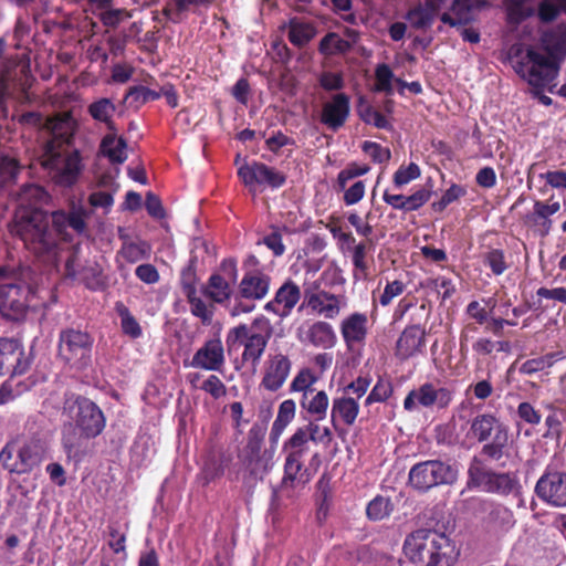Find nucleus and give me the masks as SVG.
<instances>
[{
  "label": "nucleus",
  "instance_id": "nucleus-2",
  "mask_svg": "<svg viewBox=\"0 0 566 566\" xmlns=\"http://www.w3.org/2000/svg\"><path fill=\"white\" fill-rule=\"evenodd\" d=\"M64 411L71 422L65 423L62 431V444L69 458L80 453L84 443L102 433L105 417L96 403L84 397L67 399Z\"/></svg>",
  "mask_w": 566,
  "mask_h": 566
},
{
  "label": "nucleus",
  "instance_id": "nucleus-63",
  "mask_svg": "<svg viewBox=\"0 0 566 566\" xmlns=\"http://www.w3.org/2000/svg\"><path fill=\"white\" fill-rule=\"evenodd\" d=\"M484 262L491 268L494 274L500 275L506 270L504 253L501 250H491L484 255Z\"/></svg>",
  "mask_w": 566,
  "mask_h": 566
},
{
  "label": "nucleus",
  "instance_id": "nucleus-53",
  "mask_svg": "<svg viewBox=\"0 0 566 566\" xmlns=\"http://www.w3.org/2000/svg\"><path fill=\"white\" fill-rule=\"evenodd\" d=\"M420 176V168L417 164L410 163L407 167H400L394 175V185L401 188Z\"/></svg>",
  "mask_w": 566,
  "mask_h": 566
},
{
  "label": "nucleus",
  "instance_id": "nucleus-1",
  "mask_svg": "<svg viewBox=\"0 0 566 566\" xmlns=\"http://www.w3.org/2000/svg\"><path fill=\"white\" fill-rule=\"evenodd\" d=\"M23 122L43 126L50 138L40 156L48 177L61 187H71L80 176L82 165L78 151L72 146L75 122L69 114L43 118L35 113L22 116Z\"/></svg>",
  "mask_w": 566,
  "mask_h": 566
},
{
  "label": "nucleus",
  "instance_id": "nucleus-36",
  "mask_svg": "<svg viewBox=\"0 0 566 566\" xmlns=\"http://www.w3.org/2000/svg\"><path fill=\"white\" fill-rule=\"evenodd\" d=\"M520 485L515 476L509 473L493 472L485 492L497 493L501 495H509L517 492Z\"/></svg>",
  "mask_w": 566,
  "mask_h": 566
},
{
  "label": "nucleus",
  "instance_id": "nucleus-54",
  "mask_svg": "<svg viewBox=\"0 0 566 566\" xmlns=\"http://www.w3.org/2000/svg\"><path fill=\"white\" fill-rule=\"evenodd\" d=\"M423 287L432 292L441 293L443 300L450 297L454 292V285L452 284L451 280L444 276L428 279L423 283Z\"/></svg>",
  "mask_w": 566,
  "mask_h": 566
},
{
  "label": "nucleus",
  "instance_id": "nucleus-25",
  "mask_svg": "<svg viewBox=\"0 0 566 566\" xmlns=\"http://www.w3.org/2000/svg\"><path fill=\"white\" fill-rule=\"evenodd\" d=\"M359 415V403L350 395L342 394L333 399L331 405V422L334 428L338 424L352 427Z\"/></svg>",
  "mask_w": 566,
  "mask_h": 566
},
{
  "label": "nucleus",
  "instance_id": "nucleus-39",
  "mask_svg": "<svg viewBox=\"0 0 566 566\" xmlns=\"http://www.w3.org/2000/svg\"><path fill=\"white\" fill-rule=\"evenodd\" d=\"M565 356L562 352L548 353L544 356L527 359L521 366V373L532 375L552 367L556 361L563 359Z\"/></svg>",
  "mask_w": 566,
  "mask_h": 566
},
{
  "label": "nucleus",
  "instance_id": "nucleus-61",
  "mask_svg": "<svg viewBox=\"0 0 566 566\" xmlns=\"http://www.w3.org/2000/svg\"><path fill=\"white\" fill-rule=\"evenodd\" d=\"M200 388L208 392L214 399L224 397L227 388L220 378L216 375H210L200 386Z\"/></svg>",
  "mask_w": 566,
  "mask_h": 566
},
{
  "label": "nucleus",
  "instance_id": "nucleus-16",
  "mask_svg": "<svg viewBox=\"0 0 566 566\" xmlns=\"http://www.w3.org/2000/svg\"><path fill=\"white\" fill-rule=\"evenodd\" d=\"M535 492L539 499L553 506H566V472L543 474L535 485Z\"/></svg>",
  "mask_w": 566,
  "mask_h": 566
},
{
  "label": "nucleus",
  "instance_id": "nucleus-5",
  "mask_svg": "<svg viewBox=\"0 0 566 566\" xmlns=\"http://www.w3.org/2000/svg\"><path fill=\"white\" fill-rule=\"evenodd\" d=\"M49 227L50 218L41 209H20L15 211L9 230L34 254L44 255L56 247L55 234Z\"/></svg>",
  "mask_w": 566,
  "mask_h": 566
},
{
  "label": "nucleus",
  "instance_id": "nucleus-9",
  "mask_svg": "<svg viewBox=\"0 0 566 566\" xmlns=\"http://www.w3.org/2000/svg\"><path fill=\"white\" fill-rule=\"evenodd\" d=\"M43 457L44 447L40 440H14L1 450L0 462L10 472L24 474L38 467Z\"/></svg>",
  "mask_w": 566,
  "mask_h": 566
},
{
  "label": "nucleus",
  "instance_id": "nucleus-18",
  "mask_svg": "<svg viewBox=\"0 0 566 566\" xmlns=\"http://www.w3.org/2000/svg\"><path fill=\"white\" fill-rule=\"evenodd\" d=\"M28 294L20 285L8 283L0 285V313L10 319L21 317L28 307Z\"/></svg>",
  "mask_w": 566,
  "mask_h": 566
},
{
  "label": "nucleus",
  "instance_id": "nucleus-64",
  "mask_svg": "<svg viewBox=\"0 0 566 566\" xmlns=\"http://www.w3.org/2000/svg\"><path fill=\"white\" fill-rule=\"evenodd\" d=\"M363 150L376 163H385L390 159V150L388 148L381 147L377 143L365 142L363 145Z\"/></svg>",
  "mask_w": 566,
  "mask_h": 566
},
{
  "label": "nucleus",
  "instance_id": "nucleus-13",
  "mask_svg": "<svg viewBox=\"0 0 566 566\" xmlns=\"http://www.w3.org/2000/svg\"><path fill=\"white\" fill-rule=\"evenodd\" d=\"M238 268L232 259L221 262L220 272L213 273L201 287V293L216 304L227 303L232 295L231 285L237 282Z\"/></svg>",
  "mask_w": 566,
  "mask_h": 566
},
{
  "label": "nucleus",
  "instance_id": "nucleus-49",
  "mask_svg": "<svg viewBox=\"0 0 566 566\" xmlns=\"http://www.w3.org/2000/svg\"><path fill=\"white\" fill-rule=\"evenodd\" d=\"M560 10L566 12V0H543L539 3L538 17L544 22L554 20Z\"/></svg>",
  "mask_w": 566,
  "mask_h": 566
},
{
  "label": "nucleus",
  "instance_id": "nucleus-22",
  "mask_svg": "<svg viewBox=\"0 0 566 566\" xmlns=\"http://www.w3.org/2000/svg\"><path fill=\"white\" fill-rule=\"evenodd\" d=\"M488 0H453L449 11L440 15L442 23L451 28H461L473 21V11L481 9Z\"/></svg>",
  "mask_w": 566,
  "mask_h": 566
},
{
  "label": "nucleus",
  "instance_id": "nucleus-31",
  "mask_svg": "<svg viewBox=\"0 0 566 566\" xmlns=\"http://www.w3.org/2000/svg\"><path fill=\"white\" fill-rule=\"evenodd\" d=\"M544 50L552 57L566 56V27H558L549 32H545L541 39Z\"/></svg>",
  "mask_w": 566,
  "mask_h": 566
},
{
  "label": "nucleus",
  "instance_id": "nucleus-21",
  "mask_svg": "<svg viewBox=\"0 0 566 566\" xmlns=\"http://www.w3.org/2000/svg\"><path fill=\"white\" fill-rule=\"evenodd\" d=\"M297 338L304 344L324 349L332 348L336 343L332 325L322 321L301 326L297 329Z\"/></svg>",
  "mask_w": 566,
  "mask_h": 566
},
{
  "label": "nucleus",
  "instance_id": "nucleus-17",
  "mask_svg": "<svg viewBox=\"0 0 566 566\" xmlns=\"http://www.w3.org/2000/svg\"><path fill=\"white\" fill-rule=\"evenodd\" d=\"M292 368V363L286 355H270L264 363L261 386L275 392L283 387Z\"/></svg>",
  "mask_w": 566,
  "mask_h": 566
},
{
  "label": "nucleus",
  "instance_id": "nucleus-35",
  "mask_svg": "<svg viewBox=\"0 0 566 566\" xmlns=\"http://www.w3.org/2000/svg\"><path fill=\"white\" fill-rule=\"evenodd\" d=\"M116 106L109 98H99L88 106L90 115L97 122L106 124L109 130H115L113 116Z\"/></svg>",
  "mask_w": 566,
  "mask_h": 566
},
{
  "label": "nucleus",
  "instance_id": "nucleus-8",
  "mask_svg": "<svg viewBox=\"0 0 566 566\" xmlns=\"http://www.w3.org/2000/svg\"><path fill=\"white\" fill-rule=\"evenodd\" d=\"M514 70L533 88L543 90L556 80L559 66L549 57L528 48L526 53L514 62Z\"/></svg>",
  "mask_w": 566,
  "mask_h": 566
},
{
  "label": "nucleus",
  "instance_id": "nucleus-56",
  "mask_svg": "<svg viewBox=\"0 0 566 566\" xmlns=\"http://www.w3.org/2000/svg\"><path fill=\"white\" fill-rule=\"evenodd\" d=\"M160 97V93L145 86H135L126 94V99L137 104H145Z\"/></svg>",
  "mask_w": 566,
  "mask_h": 566
},
{
  "label": "nucleus",
  "instance_id": "nucleus-28",
  "mask_svg": "<svg viewBox=\"0 0 566 566\" xmlns=\"http://www.w3.org/2000/svg\"><path fill=\"white\" fill-rule=\"evenodd\" d=\"M300 407L304 418L325 420L331 406L329 397L325 390H315L306 396H301Z\"/></svg>",
  "mask_w": 566,
  "mask_h": 566
},
{
  "label": "nucleus",
  "instance_id": "nucleus-45",
  "mask_svg": "<svg viewBox=\"0 0 566 566\" xmlns=\"http://www.w3.org/2000/svg\"><path fill=\"white\" fill-rule=\"evenodd\" d=\"M198 262V255H191L189 260V264L181 272V286L184 289L185 295H192L197 293L196 283H197V274H196V264Z\"/></svg>",
  "mask_w": 566,
  "mask_h": 566
},
{
  "label": "nucleus",
  "instance_id": "nucleus-43",
  "mask_svg": "<svg viewBox=\"0 0 566 566\" xmlns=\"http://www.w3.org/2000/svg\"><path fill=\"white\" fill-rule=\"evenodd\" d=\"M492 473V471H489L484 468L479 459L473 458L468 470V485L481 488L483 491H485Z\"/></svg>",
  "mask_w": 566,
  "mask_h": 566
},
{
  "label": "nucleus",
  "instance_id": "nucleus-52",
  "mask_svg": "<svg viewBox=\"0 0 566 566\" xmlns=\"http://www.w3.org/2000/svg\"><path fill=\"white\" fill-rule=\"evenodd\" d=\"M392 394V386L389 381L379 379L365 399V405L386 401Z\"/></svg>",
  "mask_w": 566,
  "mask_h": 566
},
{
  "label": "nucleus",
  "instance_id": "nucleus-41",
  "mask_svg": "<svg viewBox=\"0 0 566 566\" xmlns=\"http://www.w3.org/2000/svg\"><path fill=\"white\" fill-rule=\"evenodd\" d=\"M316 381L317 377L315 374L308 368H303L298 370V373L293 378L290 385V391L300 392L301 396H306L316 390L313 387Z\"/></svg>",
  "mask_w": 566,
  "mask_h": 566
},
{
  "label": "nucleus",
  "instance_id": "nucleus-44",
  "mask_svg": "<svg viewBox=\"0 0 566 566\" xmlns=\"http://www.w3.org/2000/svg\"><path fill=\"white\" fill-rule=\"evenodd\" d=\"M376 84L375 91L384 92L387 95L394 93L392 83L395 80L394 73L387 64H379L375 71Z\"/></svg>",
  "mask_w": 566,
  "mask_h": 566
},
{
  "label": "nucleus",
  "instance_id": "nucleus-15",
  "mask_svg": "<svg viewBox=\"0 0 566 566\" xmlns=\"http://www.w3.org/2000/svg\"><path fill=\"white\" fill-rule=\"evenodd\" d=\"M453 396V390L448 387H436L432 382H424L406 396L403 408L408 411H412L417 406L444 409L451 403Z\"/></svg>",
  "mask_w": 566,
  "mask_h": 566
},
{
  "label": "nucleus",
  "instance_id": "nucleus-57",
  "mask_svg": "<svg viewBox=\"0 0 566 566\" xmlns=\"http://www.w3.org/2000/svg\"><path fill=\"white\" fill-rule=\"evenodd\" d=\"M18 353V343L8 339L0 338V371L11 363V360H17Z\"/></svg>",
  "mask_w": 566,
  "mask_h": 566
},
{
  "label": "nucleus",
  "instance_id": "nucleus-29",
  "mask_svg": "<svg viewBox=\"0 0 566 566\" xmlns=\"http://www.w3.org/2000/svg\"><path fill=\"white\" fill-rule=\"evenodd\" d=\"M270 277L261 272L244 274L239 284V294L247 300H262L269 292Z\"/></svg>",
  "mask_w": 566,
  "mask_h": 566
},
{
  "label": "nucleus",
  "instance_id": "nucleus-48",
  "mask_svg": "<svg viewBox=\"0 0 566 566\" xmlns=\"http://www.w3.org/2000/svg\"><path fill=\"white\" fill-rule=\"evenodd\" d=\"M369 169L370 168L367 165H358L356 163L349 164L345 169L340 170L337 175V185L339 190H345V187L350 180L367 174Z\"/></svg>",
  "mask_w": 566,
  "mask_h": 566
},
{
  "label": "nucleus",
  "instance_id": "nucleus-23",
  "mask_svg": "<svg viewBox=\"0 0 566 566\" xmlns=\"http://www.w3.org/2000/svg\"><path fill=\"white\" fill-rule=\"evenodd\" d=\"M239 458L244 469L255 478H262L270 468V458L256 439H249Z\"/></svg>",
  "mask_w": 566,
  "mask_h": 566
},
{
  "label": "nucleus",
  "instance_id": "nucleus-38",
  "mask_svg": "<svg viewBox=\"0 0 566 566\" xmlns=\"http://www.w3.org/2000/svg\"><path fill=\"white\" fill-rule=\"evenodd\" d=\"M190 305V312L198 317L203 325H210L213 321L216 306L212 301L207 303L197 293L186 296Z\"/></svg>",
  "mask_w": 566,
  "mask_h": 566
},
{
  "label": "nucleus",
  "instance_id": "nucleus-19",
  "mask_svg": "<svg viewBox=\"0 0 566 566\" xmlns=\"http://www.w3.org/2000/svg\"><path fill=\"white\" fill-rule=\"evenodd\" d=\"M349 97L344 93L335 94L323 105L321 122L327 128L336 132L346 123L349 116Z\"/></svg>",
  "mask_w": 566,
  "mask_h": 566
},
{
  "label": "nucleus",
  "instance_id": "nucleus-12",
  "mask_svg": "<svg viewBox=\"0 0 566 566\" xmlns=\"http://www.w3.org/2000/svg\"><path fill=\"white\" fill-rule=\"evenodd\" d=\"M238 176L253 196L256 195L258 187L275 189L282 187L286 180L284 174L256 160L243 161L238 168Z\"/></svg>",
  "mask_w": 566,
  "mask_h": 566
},
{
  "label": "nucleus",
  "instance_id": "nucleus-6",
  "mask_svg": "<svg viewBox=\"0 0 566 566\" xmlns=\"http://www.w3.org/2000/svg\"><path fill=\"white\" fill-rule=\"evenodd\" d=\"M272 336V326L265 316H258L251 325L240 324L231 328L227 335L228 346L243 345L242 359L258 364L268 342Z\"/></svg>",
  "mask_w": 566,
  "mask_h": 566
},
{
  "label": "nucleus",
  "instance_id": "nucleus-40",
  "mask_svg": "<svg viewBox=\"0 0 566 566\" xmlns=\"http://www.w3.org/2000/svg\"><path fill=\"white\" fill-rule=\"evenodd\" d=\"M296 413V403L293 399L283 400L277 410L276 418L272 426V431L281 434L285 428L293 421Z\"/></svg>",
  "mask_w": 566,
  "mask_h": 566
},
{
  "label": "nucleus",
  "instance_id": "nucleus-30",
  "mask_svg": "<svg viewBox=\"0 0 566 566\" xmlns=\"http://www.w3.org/2000/svg\"><path fill=\"white\" fill-rule=\"evenodd\" d=\"M106 134L101 143L102 154L113 164H123L127 159V143L123 137H118L115 133Z\"/></svg>",
  "mask_w": 566,
  "mask_h": 566
},
{
  "label": "nucleus",
  "instance_id": "nucleus-50",
  "mask_svg": "<svg viewBox=\"0 0 566 566\" xmlns=\"http://www.w3.org/2000/svg\"><path fill=\"white\" fill-rule=\"evenodd\" d=\"M366 511L370 520H384L391 512L390 501L386 497L377 496L369 502Z\"/></svg>",
  "mask_w": 566,
  "mask_h": 566
},
{
  "label": "nucleus",
  "instance_id": "nucleus-62",
  "mask_svg": "<svg viewBox=\"0 0 566 566\" xmlns=\"http://www.w3.org/2000/svg\"><path fill=\"white\" fill-rule=\"evenodd\" d=\"M366 185L363 180L355 181L350 187H345L344 202L353 206L359 202L365 196Z\"/></svg>",
  "mask_w": 566,
  "mask_h": 566
},
{
  "label": "nucleus",
  "instance_id": "nucleus-33",
  "mask_svg": "<svg viewBox=\"0 0 566 566\" xmlns=\"http://www.w3.org/2000/svg\"><path fill=\"white\" fill-rule=\"evenodd\" d=\"M289 40L296 46L306 45L316 34L315 27L310 22L293 18L289 21Z\"/></svg>",
  "mask_w": 566,
  "mask_h": 566
},
{
  "label": "nucleus",
  "instance_id": "nucleus-27",
  "mask_svg": "<svg viewBox=\"0 0 566 566\" xmlns=\"http://www.w3.org/2000/svg\"><path fill=\"white\" fill-rule=\"evenodd\" d=\"M367 324V315L363 313H353L343 319L340 333L347 347L353 348L365 342L368 332Z\"/></svg>",
  "mask_w": 566,
  "mask_h": 566
},
{
  "label": "nucleus",
  "instance_id": "nucleus-3",
  "mask_svg": "<svg viewBox=\"0 0 566 566\" xmlns=\"http://www.w3.org/2000/svg\"><path fill=\"white\" fill-rule=\"evenodd\" d=\"M402 552L408 562L428 566H453L460 555L453 539L430 528H419L408 534Z\"/></svg>",
  "mask_w": 566,
  "mask_h": 566
},
{
  "label": "nucleus",
  "instance_id": "nucleus-11",
  "mask_svg": "<svg viewBox=\"0 0 566 566\" xmlns=\"http://www.w3.org/2000/svg\"><path fill=\"white\" fill-rule=\"evenodd\" d=\"M458 468L438 460L417 463L409 472V482L419 491L440 484H452L458 479Z\"/></svg>",
  "mask_w": 566,
  "mask_h": 566
},
{
  "label": "nucleus",
  "instance_id": "nucleus-4",
  "mask_svg": "<svg viewBox=\"0 0 566 566\" xmlns=\"http://www.w3.org/2000/svg\"><path fill=\"white\" fill-rule=\"evenodd\" d=\"M305 419L308 421L307 424L298 427L283 444V451L286 454L284 482H306V480H303L305 473L303 471V458L308 451L310 441L325 447H328L333 441V431L328 426L321 424V420L314 418Z\"/></svg>",
  "mask_w": 566,
  "mask_h": 566
},
{
  "label": "nucleus",
  "instance_id": "nucleus-24",
  "mask_svg": "<svg viewBox=\"0 0 566 566\" xmlns=\"http://www.w3.org/2000/svg\"><path fill=\"white\" fill-rule=\"evenodd\" d=\"M224 365V350L220 339H210L192 357L191 366L219 371Z\"/></svg>",
  "mask_w": 566,
  "mask_h": 566
},
{
  "label": "nucleus",
  "instance_id": "nucleus-14",
  "mask_svg": "<svg viewBox=\"0 0 566 566\" xmlns=\"http://www.w3.org/2000/svg\"><path fill=\"white\" fill-rule=\"evenodd\" d=\"M304 297L308 308L319 316L328 319L337 317L347 306V297L344 294H333L319 290L318 284H305Z\"/></svg>",
  "mask_w": 566,
  "mask_h": 566
},
{
  "label": "nucleus",
  "instance_id": "nucleus-47",
  "mask_svg": "<svg viewBox=\"0 0 566 566\" xmlns=\"http://www.w3.org/2000/svg\"><path fill=\"white\" fill-rule=\"evenodd\" d=\"M208 0H169L164 8V14L171 21L177 22L181 12L187 11L192 6H201Z\"/></svg>",
  "mask_w": 566,
  "mask_h": 566
},
{
  "label": "nucleus",
  "instance_id": "nucleus-20",
  "mask_svg": "<svg viewBox=\"0 0 566 566\" xmlns=\"http://www.w3.org/2000/svg\"><path fill=\"white\" fill-rule=\"evenodd\" d=\"M426 346V331L420 325L407 326L396 342V356L409 359L422 352Z\"/></svg>",
  "mask_w": 566,
  "mask_h": 566
},
{
  "label": "nucleus",
  "instance_id": "nucleus-34",
  "mask_svg": "<svg viewBox=\"0 0 566 566\" xmlns=\"http://www.w3.org/2000/svg\"><path fill=\"white\" fill-rule=\"evenodd\" d=\"M151 253V245L146 241H128L125 240L117 255L123 258L128 263H136L138 261L148 259Z\"/></svg>",
  "mask_w": 566,
  "mask_h": 566
},
{
  "label": "nucleus",
  "instance_id": "nucleus-46",
  "mask_svg": "<svg viewBox=\"0 0 566 566\" xmlns=\"http://www.w3.org/2000/svg\"><path fill=\"white\" fill-rule=\"evenodd\" d=\"M366 249L365 242L358 243L353 250V264H354V277L356 280H365L368 276V265L366 262Z\"/></svg>",
  "mask_w": 566,
  "mask_h": 566
},
{
  "label": "nucleus",
  "instance_id": "nucleus-60",
  "mask_svg": "<svg viewBox=\"0 0 566 566\" xmlns=\"http://www.w3.org/2000/svg\"><path fill=\"white\" fill-rule=\"evenodd\" d=\"M406 284L399 280L388 282L384 289V292L379 296V303L381 306H388L392 300L403 293Z\"/></svg>",
  "mask_w": 566,
  "mask_h": 566
},
{
  "label": "nucleus",
  "instance_id": "nucleus-55",
  "mask_svg": "<svg viewBox=\"0 0 566 566\" xmlns=\"http://www.w3.org/2000/svg\"><path fill=\"white\" fill-rule=\"evenodd\" d=\"M465 195V189L459 185H452L444 191L441 199L432 203L434 211H443L450 203Z\"/></svg>",
  "mask_w": 566,
  "mask_h": 566
},
{
  "label": "nucleus",
  "instance_id": "nucleus-59",
  "mask_svg": "<svg viewBox=\"0 0 566 566\" xmlns=\"http://www.w3.org/2000/svg\"><path fill=\"white\" fill-rule=\"evenodd\" d=\"M533 13V9L523 1H514L509 4L507 18L512 23H520Z\"/></svg>",
  "mask_w": 566,
  "mask_h": 566
},
{
  "label": "nucleus",
  "instance_id": "nucleus-42",
  "mask_svg": "<svg viewBox=\"0 0 566 566\" xmlns=\"http://www.w3.org/2000/svg\"><path fill=\"white\" fill-rule=\"evenodd\" d=\"M352 49V43L339 38L335 32L327 33L319 42V52L324 55L346 53Z\"/></svg>",
  "mask_w": 566,
  "mask_h": 566
},
{
  "label": "nucleus",
  "instance_id": "nucleus-51",
  "mask_svg": "<svg viewBox=\"0 0 566 566\" xmlns=\"http://www.w3.org/2000/svg\"><path fill=\"white\" fill-rule=\"evenodd\" d=\"M80 274L81 280L91 290H99L105 286L102 269L97 264L83 269Z\"/></svg>",
  "mask_w": 566,
  "mask_h": 566
},
{
  "label": "nucleus",
  "instance_id": "nucleus-37",
  "mask_svg": "<svg viewBox=\"0 0 566 566\" xmlns=\"http://www.w3.org/2000/svg\"><path fill=\"white\" fill-rule=\"evenodd\" d=\"M437 15L422 3H417L406 13V20L416 30H428L432 27Z\"/></svg>",
  "mask_w": 566,
  "mask_h": 566
},
{
  "label": "nucleus",
  "instance_id": "nucleus-32",
  "mask_svg": "<svg viewBox=\"0 0 566 566\" xmlns=\"http://www.w3.org/2000/svg\"><path fill=\"white\" fill-rule=\"evenodd\" d=\"M48 193L45 190L34 184L25 185L17 195L18 208L20 209H39L38 205L46 202Z\"/></svg>",
  "mask_w": 566,
  "mask_h": 566
},
{
  "label": "nucleus",
  "instance_id": "nucleus-26",
  "mask_svg": "<svg viewBox=\"0 0 566 566\" xmlns=\"http://www.w3.org/2000/svg\"><path fill=\"white\" fill-rule=\"evenodd\" d=\"M300 298V287L289 280L276 291L274 298L266 303L265 310L275 313L280 317H286L291 314Z\"/></svg>",
  "mask_w": 566,
  "mask_h": 566
},
{
  "label": "nucleus",
  "instance_id": "nucleus-7",
  "mask_svg": "<svg viewBox=\"0 0 566 566\" xmlns=\"http://www.w3.org/2000/svg\"><path fill=\"white\" fill-rule=\"evenodd\" d=\"M469 434L479 442H485L492 438L491 442L483 446L482 453L493 460H500L503 457L509 443V428L494 415L482 413L474 417Z\"/></svg>",
  "mask_w": 566,
  "mask_h": 566
},
{
  "label": "nucleus",
  "instance_id": "nucleus-10",
  "mask_svg": "<svg viewBox=\"0 0 566 566\" xmlns=\"http://www.w3.org/2000/svg\"><path fill=\"white\" fill-rule=\"evenodd\" d=\"M93 338L86 332L66 328L59 338V357L71 368L83 369L91 361Z\"/></svg>",
  "mask_w": 566,
  "mask_h": 566
},
{
  "label": "nucleus",
  "instance_id": "nucleus-58",
  "mask_svg": "<svg viewBox=\"0 0 566 566\" xmlns=\"http://www.w3.org/2000/svg\"><path fill=\"white\" fill-rule=\"evenodd\" d=\"M370 384V376H358L355 380H353L346 387H344L343 394L350 396L353 395V397L355 396V398L358 400L367 392Z\"/></svg>",
  "mask_w": 566,
  "mask_h": 566
}]
</instances>
